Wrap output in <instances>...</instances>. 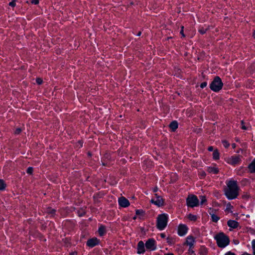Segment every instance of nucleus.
<instances>
[{
	"mask_svg": "<svg viewBox=\"0 0 255 255\" xmlns=\"http://www.w3.org/2000/svg\"><path fill=\"white\" fill-rule=\"evenodd\" d=\"M225 194L229 199L236 198L239 195V187L237 182L231 180L227 183V186L225 189Z\"/></svg>",
	"mask_w": 255,
	"mask_h": 255,
	"instance_id": "1",
	"label": "nucleus"
},
{
	"mask_svg": "<svg viewBox=\"0 0 255 255\" xmlns=\"http://www.w3.org/2000/svg\"><path fill=\"white\" fill-rule=\"evenodd\" d=\"M223 83L219 76H215L210 84V89L214 92H218L223 87Z\"/></svg>",
	"mask_w": 255,
	"mask_h": 255,
	"instance_id": "2",
	"label": "nucleus"
},
{
	"mask_svg": "<svg viewBox=\"0 0 255 255\" xmlns=\"http://www.w3.org/2000/svg\"><path fill=\"white\" fill-rule=\"evenodd\" d=\"M215 239L218 246L220 248H224L229 244V238L222 233L217 235Z\"/></svg>",
	"mask_w": 255,
	"mask_h": 255,
	"instance_id": "3",
	"label": "nucleus"
},
{
	"mask_svg": "<svg viewBox=\"0 0 255 255\" xmlns=\"http://www.w3.org/2000/svg\"><path fill=\"white\" fill-rule=\"evenodd\" d=\"M168 216L165 214H162L157 218V228L160 230H163L167 226Z\"/></svg>",
	"mask_w": 255,
	"mask_h": 255,
	"instance_id": "4",
	"label": "nucleus"
},
{
	"mask_svg": "<svg viewBox=\"0 0 255 255\" xmlns=\"http://www.w3.org/2000/svg\"><path fill=\"white\" fill-rule=\"evenodd\" d=\"M199 203V201L197 196L193 194L189 195L186 199L187 205L191 208L198 206Z\"/></svg>",
	"mask_w": 255,
	"mask_h": 255,
	"instance_id": "5",
	"label": "nucleus"
},
{
	"mask_svg": "<svg viewBox=\"0 0 255 255\" xmlns=\"http://www.w3.org/2000/svg\"><path fill=\"white\" fill-rule=\"evenodd\" d=\"M118 203L119 205L123 208H127L130 205L129 201L126 198L123 196L119 198Z\"/></svg>",
	"mask_w": 255,
	"mask_h": 255,
	"instance_id": "6",
	"label": "nucleus"
},
{
	"mask_svg": "<svg viewBox=\"0 0 255 255\" xmlns=\"http://www.w3.org/2000/svg\"><path fill=\"white\" fill-rule=\"evenodd\" d=\"M155 196L157 198L156 200L154 201L153 199H152L150 202L152 203H153L155 205L157 206L158 207H161L163 206L164 204V199L161 196L158 195L157 194H155Z\"/></svg>",
	"mask_w": 255,
	"mask_h": 255,
	"instance_id": "7",
	"label": "nucleus"
},
{
	"mask_svg": "<svg viewBox=\"0 0 255 255\" xmlns=\"http://www.w3.org/2000/svg\"><path fill=\"white\" fill-rule=\"evenodd\" d=\"M145 246L148 250H154L156 249L155 241L153 239H148L146 242Z\"/></svg>",
	"mask_w": 255,
	"mask_h": 255,
	"instance_id": "8",
	"label": "nucleus"
},
{
	"mask_svg": "<svg viewBox=\"0 0 255 255\" xmlns=\"http://www.w3.org/2000/svg\"><path fill=\"white\" fill-rule=\"evenodd\" d=\"M100 243V241L97 238H93L89 239L87 242V245L91 248L94 247L98 245Z\"/></svg>",
	"mask_w": 255,
	"mask_h": 255,
	"instance_id": "9",
	"label": "nucleus"
},
{
	"mask_svg": "<svg viewBox=\"0 0 255 255\" xmlns=\"http://www.w3.org/2000/svg\"><path fill=\"white\" fill-rule=\"evenodd\" d=\"M187 230L188 228L185 225L180 224L178 228V234L181 236H183L187 233Z\"/></svg>",
	"mask_w": 255,
	"mask_h": 255,
	"instance_id": "10",
	"label": "nucleus"
},
{
	"mask_svg": "<svg viewBox=\"0 0 255 255\" xmlns=\"http://www.w3.org/2000/svg\"><path fill=\"white\" fill-rule=\"evenodd\" d=\"M137 254H141L145 252L144 244L142 241H140L137 244Z\"/></svg>",
	"mask_w": 255,
	"mask_h": 255,
	"instance_id": "11",
	"label": "nucleus"
},
{
	"mask_svg": "<svg viewBox=\"0 0 255 255\" xmlns=\"http://www.w3.org/2000/svg\"><path fill=\"white\" fill-rule=\"evenodd\" d=\"M7 187L6 181L2 178H0V192L5 191Z\"/></svg>",
	"mask_w": 255,
	"mask_h": 255,
	"instance_id": "12",
	"label": "nucleus"
},
{
	"mask_svg": "<svg viewBox=\"0 0 255 255\" xmlns=\"http://www.w3.org/2000/svg\"><path fill=\"white\" fill-rule=\"evenodd\" d=\"M169 127L172 131L175 132L178 128V123L176 121H173L170 123Z\"/></svg>",
	"mask_w": 255,
	"mask_h": 255,
	"instance_id": "13",
	"label": "nucleus"
},
{
	"mask_svg": "<svg viewBox=\"0 0 255 255\" xmlns=\"http://www.w3.org/2000/svg\"><path fill=\"white\" fill-rule=\"evenodd\" d=\"M195 242V239L192 236H189L187 238L186 241L184 243L185 245L189 246L190 248L192 247Z\"/></svg>",
	"mask_w": 255,
	"mask_h": 255,
	"instance_id": "14",
	"label": "nucleus"
},
{
	"mask_svg": "<svg viewBox=\"0 0 255 255\" xmlns=\"http://www.w3.org/2000/svg\"><path fill=\"white\" fill-rule=\"evenodd\" d=\"M228 226L232 229L237 228L239 226V223L234 220H229L227 222Z\"/></svg>",
	"mask_w": 255,
	"mask_h": 255,
	"instance_id": "15",
	"label": "nucleus"
},
{
	"mask_svg": "<svg viewBox=\"0 0 255 255\" xmlns=\"http://www.w3.org/2000/svg\"><path fill=\"white\" fill-rule=\"evenodd\" d=\"M240 160V159L238 156L233 157L230 159L229 163L232 165H235L238 163Z\"/></svg>",
	"mask_w": 255,
	"mask_h": 255,
	"instance_id": "16",
	"label": "nucleus"
},
{
	"mask_svg": "<svg viewBox=\"0 0 255 255\" xmlns=\"http://www.w3.org/2000/svg\"><path fill=\"white\" fill-rule=\"evenodd\" d=\"M56 211L55 209H52L51 208H48L47 209L46 212L48 215H50L51 216L54 217L56 214Z\"/></svg>",
	"mask_w": 255,
	"mask_h": 255,
	"instance_id": "17",
	"label": "nucleus"
},
{
	"mask_svg": "<svg viewBox=\"0 0 255 255\" xmlns=\"http://www.w3.org/2000/svg\"><path fill=\"white\" fill-rule=\"evenodd\" d=\"M249 169L251 172H255V159L250 164L249 166Z\"/></svg>",
	"mask_w": 255,
	"mask_h": 255,
	"instance_id": "18",
	"label": "nucleus"
},
{
	"mask_svg": "<svg viewBox=\"0 0 255 255\" xmlns=\"http://www.w3.org/2000/svg\"><path fill=\"white\" fill-rule=\"evenodd\" d=\"M208 171L210 173H213L214 174H217L219 172V170L217 168L212 167H209L208 169Z\"/></svg>",
	"mask_w": 255,
	"mask_h": 255,
	"instance_id": "19",
	"label": "nucleus"
},
{
	"mask_svg": "<svg viewBox=\"0 0 255 255\" xmlns=\"http://www.w3.org/2000/svg\"><path fill=\"white\" fill-rule=\"evenodd\" d=\"M98 232L100 236H103L105 233V228L104 226L100 227Z\"/></svg>",
	"mask_w": 255,
	"mask_h": 255,
	"instance_id": "20",
	"label": "nucleus"
},
{
	"mask_svg": "<svg viewBox=\"0 0 255 255\" xmlns=\"http://www.w3.org/2000/svg\"><path fill=\"white\" fill-rule=\"evenodd\" d=\"M22 131V128H17L15 129L14 130L13 133L14 135H19L20 134Z\"/></svg>",
	"mask_w": 255,
	"mask_h": 255,
	"instance_id": "21",
	"label": "nucleus"
},
{
	"mask_svg": "<svg viewBox=\"0 0 255 255\" xmlns=\"http://www.w3.org/2000/svg\"><path fill=\"white\" fill-rule=\"evenodd\" d=\"M213 158L215 160H217L219 159V153L217 149L214 151L213 154Z\"/></svg>",
	"mask_w": 255,
	"mask_h": 255,
	"instance_id": "22",
	"label": "nucleus"
},
{
	"mask_svg": "<svg viewBox=\"0 0 255 255\" xmlns=\"http://www.w3.org/2000/svg\"><path fill=\"white\" fill-rule=\"evenodd\" d=\"M188 218L191 221H195L197 220V217L195 215L190 214L188 216Z\"/></svg>",
	"mask_w": 255,
	"mask_h": 255,
	"instance_id": "23",
	"label": "nucleus"
},
{
	"mask_svg": "<svg viewBox=\"0 0 255 255\" xmlns=\"http://www.w3.org/2000/svg\"><path fill=\"white\" fill-rule=\"evenodd\" d=\"M211 217H212V221L214 222H216V223L220 219L219 217H218L217 216H216L215 214H213L212 215Z\"/></svg>",
	"mask_w": 255,
	"mask_h": 255,
	"instance_id": "24",
	"label": "nucleus"
},
{
	"mask_svg": "<svg viewBox=\"0 0 255 255\" xmlns=\"http://www.w3.org/2000/svg\"><path fill=\"white\" fill-rule=\"evenodd\" d=\"M9 5L12 7H15L16 5V0H12L9 3Z\"/></svg>",
	"mask_w": 255,
	"mask_h": 255,
	"instance_id": "25",
	"label": "nucleus"
},
{
	"mask_svg": "<svg viewBox=\"0 0 255 255\" xmlns=\"http://www.w3.org/2000/svg\"><path fill=\"white\" fill-rule=\"evenodd\" d=\"M33 172V168L32 167H29L27 169V173L30 175H31Z\"/></svg>",
	"mask_w": 255,
	"mask_h": 255,
	"instance_id": "26",
	"label": "nucleus"
},
{
	"mask_svg": "<svg viewBox=\"0 0 255 255\" xmlns=\"http://www.w3.org/2000/svg\"><path fill=\"white\" fill-rule=\"evenodd\" d=\"M207 30V29L201 28V29H199L198 31L201 34H204L206 32Z\"/></svg>",
	"mask_w": 255,
	"mask_h": 255,
	"instance_id": "27",
	"label": "nucleus"
},
{
	"mask_svg": "<svg viewBox=\"0 0 255 255\" xmlns=\"http://www.w3.org/2000/svg\"><path fill=\"white\" fill-rule=\"evenodd\" d=\"M36 82L38 85H41L42 83L43 80L41 78H37L36 79Z\"/></svg>",
	"mask_w": 255,
	"mask_h": 255,
	"instance_id": "28",
	"label": "nucleus"
},
{
	"mask_svg": "<svg viewBox=\"0 0 255 255\" xmlns=\"http://www.w3.org/2000/svg\"><path fill=\"white\" fill-rule=\"evenodd\" d=\"M143 213L144 212L142 210H137L135 211V214L137 215H142Z\"/></svg>",
	"mask_w": 255,
	"mask_h": 255,
	"instance_id": "29",
	"label": "nucleus"
},
{
	"mask_svg": "<svg viewBox=\"0 0 255 255\" xmlns=\"http://www.w3.org/2000/svg\"><path fill=\"white\" fill-rule=\"evenodd\" d=\"M201 204H203L204 203H205L206 201V199L205 196H201Z\"/></svg>",
	"mask_w": 255,
	"mask_h": 255,
	"instance_id": "30",
	"label": "nucleus"
},
{
	"mask_svg": "<svg viewBox=\"0 0 255 255\" xmlns=\"http://www.w3.org/2000/svg\"><path fill=\"white\" fill-rule=\"evenodd\" d=\"M252 246L254 251V255H255V240H253L252 242Z\"/></svg>",
	"mask_w": 255,
	"mask_h": 255,
	"instance_id": "31",
	"label": "nucleus"
},
{
	"mask_svg": "<svg viewBox=\"0 0 255 255\" xmlns=\"http://www.w3.org/2000/svg\"><path fill=\"white\" fill-rule=\"evenodd\" d=\"M207 85V82H204L201 84L200 87L203 89V88H205V87H206Z\"/></svg>",
	"mask_w": 255,
	"mask_h": 255,
	"instance_id": "32",
	"label": "nucleus"
},
{
	"mask_svg": "<svg viewBox=\"0 0 255 255\" xmlns=\"http://www.w3.org/2000/svg\"><path fill=\"white\" fill-rule=\"evenodd\" d=\"M31 3L34 4H38L39 2V0H32L31 1Z\"/></svg>",
	"mask_w": 255,
	"mask_h": 255,
	"instance_id": "33",
	"label": "nucleus"
},
{
	"mask_svg": "<svg viewBox=\"0 0 255 255\" xmlns=\"http://www.w3.org/2000/svg\"><path fill=\"white\" fill-rule=\"evenodd\" d=\"M183 28H184V26H182L181 27V30L180 31V33L182 35V36L183 37H185V35L184 34V32H183Z\"/></svg>",
	"mask_w": 255,
	"mask_h": 255,
	"instance_id": "34",
	"label": "nucleus"
},
{
	"mask_svg": "<svg viewBox=\"0 0 255 255\" xmlns=\"http://www.w3.org/2000/svg\"><path fill=\"white\" fill-rule=\"evenodd\" d=\"M97 196L100 197V193H98V194L96 195V196H94V199H95V201H96V202H98V200H97Z\"/></svg>",
	"mask_w": 255,
	"mask_h": 255,
	"instance_id": "35",
	"label": "nucleus"
},
{
	"mask_svg": "<svg viewBox=\"0 0 255 255\" xmlns=\"http://www.w3.org/2000/svg\"><path fill=\"white\" fill-rule=\"evenodd\" d=\"M78 253L76 251L72 252L69 254V255H77Z\"/></svg>",
	"mask_w": 255,
	"mask_h": 255,
	"instance_id": "36",
	"label": "nucleus"
},
{
	"mask_svg": "<svg viewBox=\"0 0 255 255\" xmlns=\"http://www.w3.org/2000/svg\"><path fill=\"white\" fill-rule=\"evenodd\" d=\"M167 242L169 243V244L172 243V242H171V240L169 238H167Z\"/></svg>",
	"mask_w": 255,
	"mask_h": 255,
	"instance_id": "37",
	"label": "nucleus"
},
{
	"mask_svg": "<svg viewBox=\"0 0 255 255\" xmlns=\"http://www.w3.org/2000/svg\"><path fill=\"white\" fill-rule=\"evenodd\" d=\"M242 128L244 130H246L247 129V128L245 125H243L242 126Z\"/></svg>",
	"mask_w": 255,
	"mask_h": 255,
	"instance_id": "38",
	"label": "nucleus"
},
{
	"mask_svg": "<svg viewBox=\"0 0 255 255\" xmlns=\"http://www.w3.org/2000/svg\"><path fill=\"white\" fill-rule=\"evenodd\" d=\"M225 255H235L234 253L229 252V253H227Z\"/></svg>",
	"mask_w": 255,
	"mask_h": 255,
	"instance_id": "39",
	"label": "nucleus"
},
{
	"mask_svg": "<svg viewBox=\"0 0 255 255\" xmlns=\"http://www.w3.org/2000/svg\"><path fill=\"white\" fill-rule=\"evenodd\" d=\"M160 236H161V238H164L165 237V234H163V233H162V234H160Z\"/></svg>",
	"mask_w": 255,
	"mask_h": 255,
	"instance_id": "40",
	"label": "nucleus"
},
{
	"mask_svg": "<svg viewBox=\"0 0 255 255\" xmlns=\"http://www.w3.org/2000/svg\"><path fill=\"white\" fill-rule=\"evenodd\" d=\"M208 150L209 151H212L213 150V148L212 146H210L209 148H208Z\"/></svg>",
	"mask_w": 255,
	"mask_h": 255,
	"instance_id": "41",
	"label": "nucleus"
},
{
	"mask_svg": "<svg viewBox=\"0 0 255 255\" xmlns=\"http://www.w3.org/2000/svg\"><path fill=\"white\" fill-rule=\"evenodd\" d=\"M201 176H203V177H205V176H206V173H205V172H203L201 173Z\"/></svg>",
	"mask_w": 255,
	"mask_h": 255,
	"instance_id": "42",
	"label": "nucleus"
},
{
	"mask_svg": "<svg viewBox=\"0 0 255 255\" xmlns=\"http://www.w3.org/2000/svg\"><path fill=\"white\" fill-rule=\"evenodd\" d=\"M157 189H158V188L157 187H155L154 189H153V191L154 192H156L157 191Z\"/></svg>",
	"mask_w": 255,
	"mask_h": 255,
	"instance_id": "43",
	"label": "nucleus"
},
{
	"mask_svg": "<svg viewBox=\"0 0 255 255\" xmlns=\"http://www.w3.org/2000/svg\"><path fill=\"white\" fill-rule=\"evenodd\" d=\"M253 36L254 37V39H255V30L254 31L253 33Z\"/></svg>",
	"mask_w": 255,
	"mask_h": 255,
	"instance_id": "44",
	"label": "nucleus"
},
{
	"mask_svg": "<svg viewBox=\"0 0 255 255\" xmlns=\"http://www.w3.org/2000/svg\"><path fill=\"white\" fill-rule=\"evenodd\" d=\"M244 124H245V123H244V122L243 121H241V124H242V126H243V125H244Z\"/></svg>",
	"mask_w": 255,
	"mask_h": 255,
	"instance_id": "45",
	"label": "nucleus"
},
{
	"mask_svg": "<svg viewBox=\"0 0 255 255\" xmlns=\"http://www.w3.org/2000/svg\"><path fill=\"white\" fill-rule=\"evenodd\" d=\"M171 38H172V37H171V36L170 37H167V40H169V39H170Z\"/></svg>",
	"mask_w": 255,
	"mask_h": 255,
	"instance_id": "46",
	"label": "nucleus"
},
{
	"mask_svg": "<svg viewBox=\"0 0 255 255\" xmlns=\"http://www.w3.org/2000/svg\"><path fill=\"white\" fill-rule=\"evenodd\" d=\"M165 255H173V254H171V253H169V254H166Z\"/></svg>",
	"mask_w": 255,
	"mask_h": 255,
	"instance_id": "47",
	"label": "nucleus"
},
{
	"mask_svg": "<svg viewBox=\"0 0 255 255\" xmlns=\"http://www.w3.org/2000/svg\"><path fill=\"white\" fill-rule=\"evenodd\" d=\"M102 165H103V166H106V164L105 163H104V162H103V163H102Z\"/></svg>",
	"mask_w": 255,
	"mask_h": 255,
	"instance_id": "48",
	"label": "nucleus"
},
{
	"mask_svg": "<svg viewBox=\"0 0 255 255\" xmlns=\"http://www.w3.org/2000/svg\"><path fill=\"white\" fill-rule=\"evenodd\" d=\"M233 148H235V144H233Z\"/></svg>",
	"mask_w": 255,
	"mask_h": 255,
	"instance_id": "49",
	"label": "nucleus"
},
{
	"mask_svg": "<svg viewBox=\"0 0 255 255\" xmlns=\"http://www.w3.org/2000/svg\"><path fill=\"white\" fill-rule=\"evenodd\" d=\"M136 217H134L133 219V220H135V219H136Z\"/></svg>",
	"mask_w": 255,
	"mask_h": 255,
	"instance_id": "50",
	"label": "nucleus"
}]
</instances>
